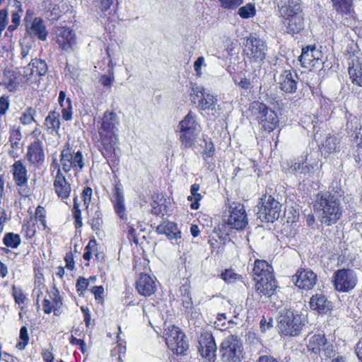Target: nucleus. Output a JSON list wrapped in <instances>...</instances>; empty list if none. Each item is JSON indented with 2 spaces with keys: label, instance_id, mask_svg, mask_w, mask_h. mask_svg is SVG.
Segmentation results:
<instances>
[{
  "label": "nucleus",
  "instance_id": "f257e3e1",
  "mask_svg": "<svg viewBox=\"0 0 362 362\" xmlns=\"http://www.w3.org/2000/svg\"><path fill=\"white\" fill-rule=\"evenodd\" d=\"M119 124V119L117 113L106 110L98 120L96 134L93 136L95 147L113 173L118 170L120 163L121 150L117 134Z\"/></svg>",
  "mask_w": 362,
  "mask_h": 362
},
{
  "label": "nucleus",
  "instance_id": "f03ea898",
  "mask_svg": "<svg viewBox=\"0 0 362 362\" xmlns=\"http://www.w3.org/2000/svg\"><path fill=\"white\" fill-rule=\"evenodd\" d=\"M278 6L284 30L292 35L299 33L304 28L303 9L299 0H280Z\"/></svg>",
  "mask_w": 362,
  "mask_h": 362
},
{
  "label": "nucleus",
  "instance_id": "7ed1b4c3",
  "mask_svg": "<svg viewBox=\"0 0 362 362\" xmlns=\"http://www.w3.org/2000/svg\"><path fill=\"white\" fill-rule=\"evenodd\" d=\"M313 207L320 222L326 226L335 223L342 214L339 199L329 193H318Z\"/></svg>",
  "mask_w": 362,
  "mask_h": 362
},
{
  "label": "nucleus",
  "instance_id": "20e7f679",
  "mask_svg": "<svg viewBox=\"0 0 362 362\" xmlns=\"http://www.w3.org/2000/svg\"><path fill=\"white\" fill-rule=\"evenodd\" d=\"M196 116L190 110L179 122V140L185 149L193 148L197 142L199 130Z\"/></svg>",
  "mask_w": 362,
  "mask_h": 362
},
{
  "label": "nucleus",
  "instance_id": "39448f33",
  "mask_svg": "<svg viewBox=\"0 0 362 362\" xmlns=\"http://www.w3.org/2000/svg\"><path fill=\"white\" fill-rule=\"evenodd\" d=\"M219 352L223 362H241L245 356L242 341L233 334L222 341Z\"/></svg>",
  "mask_w": 362,
  "mask_h": 362
},
{
  "label": "nucleus",
  "instance_id": "423d86ee",
  "mask_svg": "<svg viewBox=\"0 0 362 362\" xmlns=\"http://www.w3.org/2000/svg\"><path fill=\"white\" fill-rule=\"evenodd\" d=\"M59 157L66 174L73 171L74 175H77L85 166L82 151L81 150L75 151L69 143H66L63 146Z\"/></svg>",
  "mask_w": 362,
  "mask_h": 362
},
{
  "label": "nucleus",
  "instance_id": "0eeeda50",
  "mask_svg": "<svg viewBox=\"0 0 362 362\" xmlns=\"http://www.w3.org/2000/svg\"><path fill=\"white\" fill-rule=\"evenodd\" d=\"M252 113L258 120L261 129L267 132H272L279 124V119L276 112L262 103L253 102Z\"/></svg>",
  "mask_w": 362,
  "mask_h": 362
},
{
  "label": "nucleus",
  "instance_id": "6e6552de",
  "mask_svg": "<svg viewBox=\"0 0 362 362\" xmlns=\"http://www.w3.org/2000/svg\"><path fill=\"white\" fill-rule=\"evenodd\" d=\"M10 169L18 195L23 198L28 197L31 189L28 185L30 175L26 165L22 160H17L10 166Z\"/></svg>",
  "mask_w": 362,
  "mask_h": 362
},
{
  "label": "nucleus",
  "instance_id": "1a4fd4ad",
  "mask_svg": "<svg viewBox=\"0 0 362 362\" xmlns=\"http://www.w3.org/2000/svg\"><path fill=\"white\" fill-rule=\"evenodd\" d=\"M281 205L272 196L261 198V202L255 208L257 218L262 222H274L277 220L281 211Z\"/></svg>",
  "mask_w": 362,
  "mask_h": 362
},
{
  "label": "nucleus",
  "instance_id": "9d476101",
  "mask_svg": "<svg viewBox=\"0 0 362 362\" xmlns=\"http://www.w3.org/2000/svg\"><path fill=\"white\" fill-rule=\"evenodd\" d=\"M164 338L168 346L177 355H184L189 348L185 334L175 326L170 325L165 329Z\"/></svg>",
  "mask_w": 362,
  "mask_h": 362
},
{
  "label": "nucleus",
  "instance_id": "9b49d317",
  "mask_svg": "<svg viewBox=\"0 0 362 362\" xmlns=\"http://www.w3.org/2000/svg\"><path fill=\"white\" fill-rule=\"evenodd\" d=\"M304 326L303 317L291 310L281 314L279 329L282 334L291 337L298 336Z\"/></svg>",
  "mask_w": 362,
  "mask_h": 362
},
{
  "label": "nucleus",
  "instance_id": "f8f14e48",
  "mask_svg": "<svg viewBox=\"0 0 362 362\" xmlns=\"http://www.w3.org/2000/svg\"><path fill=\"white\" fill-rule=\"evenodd\" d=\"M189 99L201 112L214 111L216 109L217 99L196 83L192 86Z\"/></svg>",
  "mask_w": 362,
  "mask_h": 362
},
{
  "label": "nucleus",
  "instance_id": "ddd939ff",
  "mask_svg": "<svg viewBox=\"0 0 362 362\" xmlns=\"http://www.w3.org/2000/svg\"><path fill=\"white\" fill-rule=\"evenodd\" d=\"M267 49L266 42L262 39L250 35V66L255 69L253 74L255 77L261 74Z\"/></svg>",
  "mask_w": 362,
  "mask_h": 362
},
{
  "label": "nucleus",
  "instance_id": "4468645a",
  "mask_svg": "<svg viewBox=\"0 0 362 362\" xmlns=\"http://www.w3.org/2000/svg\"><path fill=\"white\" fill-rule=\"evenodd\" d=\"M221 223H225L228 230L243 229L247 224V214L243 205L235 203L230 205L228 214L224 216Z\"/></svg>",
  "mask_w": 362,
  "mask_h": 362
},
{
  "label": "nucleus",
  "instance_id": "2eb2a0df",
  "mask_svg": "<svg viewBox=\"0 0 362 362\" xmlns=\"http://www.w3.org/2000/svg\"><path fill=\"white\" fill-rule=\"evenodd\" d=\"M47 298L42 301V311L45 314L53 313L54 316H60L65 307L64 298L56 286H53L47 291Z\"/></svg>",
  "mask_w": 362,
  "mask_h": 362
},
{
  "label": "nucleus",
  "instance_id": "dca6fc26",
  "mask_svg": "<svg viewBox=\"0 0 362 362\" xmlns=\"http://www.w3.org/2000/svg\"><path fill=\"white\" fill-rule=\"evenodd\" d=\"M332 281L337 291L349 292L356 286L357 277L353 270L342 269L334 273Z\"/></svg>",
  "mask_w": 362,
  "mask_h": 362
},
{
  "label": "nucleus",
  "instance_id": "f3484780",
  "mask_svg": "<svg viewBox=\"0 0 362 362\" xmlns=\"http://www.w3.org/2000/svg\"><path fill=\"white\" fill-rule=\"evenodd\" d=\"M110 201L116 215L120 220L127 221L128 217L123 186L119 179L115 180L113 184L112 196L110 198Z\"/></svg>",
  "mask_w": 362,
  "mask_h": 362
},
{
  "label": "nucleus",
  "instance_id": "a211bd4d",
  "mask_svg": "<svg viewBox=\"0 0 362 362\" xmlns=\"http://www.w3.org/2000/svg\"><path fill=\"white\" fill-rule=\"evenodd\" d=\"M229 230L225 223H218L209 235V243L211 247V252L216 254L221 253L224 246L229 239Z\"/></svg>",
  "mask_w": 362,
  "mask_h": 362
},
{
  "label": "nucleus",
  "instance_id": "6ab92c4d",
  "mask_svg": "<svg viewBox=\"0 0 362 362\" xmlns=\"http://www.w3.org/2000/svg\"><path fill=\"white\" fill-rule=\"evenodd\" d=\"M198 351L202 358L211 361L216 357L217 347L211 332H204L201 333L198 338Z\"/></svg>",
  "mask_w": 362,
  "mask_h": 362
},
{
  "label": "nucleus",
  "instance_id": "aec40b11",
  "mask_svg": "<svg viewBox=\"0 0 362 362\" xmlns=\"http://www.w3.org/2000/svg\"><path fill=\"white\" fill-rule=\"evenodd\" d=\"M27 161L34 166H41L45 162V153L43 143L36 139L28 146L25 156Z\"/></svg>",
  "mask_w": 362,
  "mask_h": 362
},
{
  "label": "nucleus",
  "instance_id": "412c9836",
  "mask_svg": "<svg viewBox=\"0 0 362 362\" xmlns=\"http://www.w3.org/2000/svg\"><path fill=\"white\" fill-rule=\"evenodd\" d=\"M309 351L322 357H331L334 354L333 346L327 342L324 335L315 334L309 341Z\"/></svg>",
  "mask_w": 362,
  "mask_h": 362
},
{
  "label": "nucleus",
  "instance_id": "4be33fe9",
  "mask_svg": "<svg viewBox=\"0 0 362 362\" xmlns=\"http://www.w3.org/2000/svg\"><path fill=\"white\" fill-rule=\"evenodd\" d=\"M54 40L62 50L67 51L72 49L76 44V34L69 27H57L54 30Z\"/></svg>",
  "mask_w": 362,
  "mask_h": 362
},
{
  "label": "nucleus",
  "instance_id": "5701e85b",
  "mask_svg": "<svg viewBox=\"0 0 362 362\" xmlns=\"http://www.w3.org/2000/svg\"><path fill=\"white\" fill-rule=\"evenodd\" d=\"M254 281L255 284L253 298L259 300L271 297L277 288L275 279H263L261 277L259 280Z\"/></svg>",
  "mask_w": 362,
  "mask_h": 362
},
{
  "label": "nucleus",
  "instance_id": "b1692460",
  "mask_svg": "<svg viewBox=\"0 0 362 362\" xmlns=\"http://www.w3.org/2000/svg\"><path fill=\"white\" fill-rule=\"evenodd\" d=\"M292 280L299 288L310 290L317 283V275L310 269H300L293 276Z\"/></svg>",
  "mask_w": 362,
  "mask_h": 362
},
{
  "label": "nucleus",
  "instance_id": "393cba45",
  "mask_svg": "<svg viewBox=\"0 0 362 362\" xmlns=\"http://www.w3.org/2000/svg\"><path fill=\"white\" fill-rule=\"evenodd\" d=\"M95 257V261L103 264L105 262V254L101 250L96 239L93 237L90 238L88 244L84 247L83 258L86 262V267L90 266V261Z\"/></svg>",
  "mask_w": 362,
  "mask_h": 362
},
{
  "label": "nucleus",
  "instance_id": "a878e982",
  "mask_svg": "<svg viewBox=\"0 0 362 362\" xmlns=\"http://www.w3.org/2000/svg\"><path fill=\"white\" fill-rule=\"evenodd\" d=\"M298 81V74L291 69L282 71L277 78V83L279 85V88L281 90L287 93H293L296 92Z\"/></svg>",
  "mask_w": 362,
  "mask_h": 362
},
{
  "label": "nucleus",
  "instance_id": "bb28decb",
  "mask_svg": "<svg viewBox=\"0 0 362 362\" xmlns=\"http://www.w3.org/2000/svg\"><path fill=\"white\" fill-rule=\"evenodd\" d=\"M53 189L58 199L62 202L67 200L71 195L72 187L70 181L65 175L54 176Z\"/></svg>",
  "mask_w": 362,
  "mask_h": 362
},
{
  "label": "nucleus",
  "instance_id": "cd10ccee",
  "mask_svg": "<svg viewBox=\"0 0 362 362\" xmlns=\"http://www.w3.org/2000/svg\"><path fill=\"white\" fill-rule=\"evenodd\" d=\"M136 289L138 293L144 297H149L156 291V282L147 274H141L136 281Z\"/></svg>",
  "mask_w": 362,
  "mask_h": 362
},
{
  "label": "nucleus",
  "instance_id": "c85d7f7f",
  "mask_svg": "<svg viewBox=\"0 0 362 362\" xmlns=\"http://www.w3.org/2000/svg\"><path fill=\"white\" fill-rule=\"evenodd\" d=\"M322 57V52L315 47L303 49L299 57L301 65L305 68L314 67Z\"/></svg>",
  "mask_w": 362,
  "mask_h": 362
},
{
  "label": "nucleus",
  "instance_id": "c756f323",
  "mask_svg": "<svg viewBox=\"0 0 362 362\" xmlns=\"http://www.w3.org/2000/svg\"><path fill=\"white\" fill-rule=\"evenodd\" d=\"M252 272L253 281H258L261 277L263 279H275L272 267L264 260L256 259Z\"/></svg>",
  "mask_w": 362,
  "mask_h": 362
},
{
  "label": "nucleus",
  "instance_id": "7c9ffc66",
  "mask_svg": "<svg viewBox=\"0 0 362 362\" xmlns=\"http://www.w3.org/2000/svg\"><path fill=\"white\" fill-rule=\"evenodd\" d=\"M9 137L8 143L11 149L8 151V155L13 158L18 157V154L15 151L20 148L21 141L22 140L23 136L21 133V128L18 125L11 126L9 128Z\"/></svg>",
  "mask_w": 362,
  "mask_h": 362
},
{
  "label": "nucleus",
  "instance_id": "2f4dec72",
  "mask_svg": "<svg viewBox=\"0 0 362 362\" xmlns=\"http://www.w3.org/2000/svg\"><path fill=\"white\" fill-rule=\"evenodd\" d=\"M156 231L158 234L166 235L170 240L181 238V233L177 228V225L170 221H162L156 227Z\"/></svg>",
  "mask_w": 362,
  "mask_h": 362
},
{
  "label": "nucleus",
  "instance_id": "473e14b6",
  "mask_svg": "<svg viewBox=\"0 0 362 362\" xmlns=\"http://www.w3.org/2000/svg\"><path fill=\"white\" fill-rule=\"evenodd\" d=\"M21 75L19 72H16L11 69H5L3 74L1 85L9 92H15L21 83Z\"/></svg>",
  "mask_w": 362,
  "mask_h": 362
},
{
  "label": "nucleus",
  "instance_id": "72a5a7b5",
  "mask_svg": "<svg viewBox=\"0 0 362 362\" xmlns=\"http://www.w3.org/2000/svg\"><path fill=\"white\" fill-rule=\"evenodd\" d=\"M310 308L320 313H326L332 309V303L322 294L313 296L310 300Z\"/></svg>",
  "mask_w": 362,
  "mask_h": 362
},
{
  "label": "nucleus",
  "instance_id": "f704fd0d",
  "mask_svg": "<svg viewBox=\"0 0 362 362\" xmlns=\"http://www.w3.org/2000/svg\"><path fill=\"white\" fill-rule=\"evenodd\" d=\"M66 96V93L64 90H60L58 102L62 108V119L65 121H71L73 118L72 101L70 98Z\"/></svg>",
  "mask_w": 362,
  "mask_h": 362
},
{
  "label": "nucleus",
  "instance_id": "c9c22d12",
  "mask_svg": "<svg viewBox=\"0 0 362 362\" xmlns=\"http://www.w3.org/2000/svg\"><path fill=\"white\" fill-rule=\"evenodd\" d=\"M349 74L352 83L362 87V62L359 59H353L349 64Z\"/></svg>",
  "mask_w": 362,
  "mask_h": 362
},
{
  "label": "nucleus",
  "instance_id": "e433bc0d",
  "mask_svg": "<svg viewBox=\"0 0 362 362\" xmlns=\"http://www.w3.org/2000/svg\"><path fill=\"white\" fill-rule=\"evenodd\" d=\"M29 32L31 35L36 36L39 40L42 41L46 40L48 35V32L43 20L40 17H35L33 19L29 28Z\"/></svg>",
  "mask_w": 362,
  "mask_h": 362
},
{
  "label": "nucleus",
  "instance_id": "4c0bfd02",
  "mask_svg": "<svg viewBox=\"0 0 362 362\" xmlns=\"http://www.w3.org/2000/svg\"><path fill=\"white\" fill-rule=\"evenodd\" d=\"M336 12L342 16H351L354 13L353 0H331Z\"/></svg>",
  "mask_w": 362,
  "mask_h": 362
},
{
  "label": "nucleus",
  "instance_id": "58836bf2",
  "mask_svg": "<svg viewBox=\"0 0 362 362\" xmlns=\"http://www.w3.org/2000/svg\"><path fill=\"white\" fill-rule=\"evenodd\" d=\"M30 218L36 222L39 229L45 230L47 233L50 232L51 229L47 226V211L44 206L41 205L37 206L35 209L34 215L31 216Z\"/></svg>",
  "mask_w": 362,
  "mask_h": 362
},
{
  "label": "nucleus",
  "instance_id": "ea45409f",
  "mask_svg": "<svg viewBox=\"0 0 362 362\" xmlns=\"http://www.w3.org/2000/svg\"><path fill=\"white\" fill-rule=\"evenodd\" d=\"M44 124L49 134L57 133L60 128L59 114L55 110L49 112L45 119Z\"/></svg>",
  "mask_w": 362,
  "mask_h": 362
},
{
  "label": "nucleus",
  "instance_id": "a19ab883",
  "mask_svg": "<svg viewBox=\"0 0 362 362\" xmlns=\"http://www.w3.org/2000/svg\"><path fill=\"white\" fill-rule=\"evenodd\" d=\"M87 223L90 226L91 230L98 235L103 230L104 224L103 212L99 209L95 211L88 218Z\"/></svg>",
  "mask_w": 362,
  "mask_h": 362
},
{
  "label": "nucleus",
  "instance_id": "79ce46f5",
  "mask_svg": "<svg viewBox=\"0 0 362 362\" xmlns=\"http://www.w3.org/2000/svg\"><path fill=\"white\" fill-rule=\"evenodd\" d=\"M165 200L160 194H155L152 196L151 214L156 216H163L167 213Z\"/></svg>",
  "mask_w": 362,
  "mask_h": 362
},
{
  "label": "nucleus",
  "instance_id": "37998d69",
  "mask_svg": "<svg viewBox=\"0 0 362 362\" xmlns=\"http://www.w3.org/2000/svg\"><path fill=\"white\" fill-rule=\"evenodd\" d=\"M200 146L203 149L202 156L204 160H208L215 155L216 148L211 137L208 135L204 134L202 136V143Z\"/></svg>",
  "mask_w": 362,
  "mask_h": 362
},
{
  "label": "nucleus",
  "instance_id": "c03bdc74",
  "mask_svg": "<svg viewBox=\"0 0 362 362\" xmlns=\"http://www.w3.org/2000/svg\"><path fill=\"white\" fill-rule=\"evenodd\" d=\"M200 185L198 183L192 184L190 187L191 194L187 197V200L191 202L190 209L197 210L199 208V202L202 199L203 196L199 193Z\"/></svg>",
  "mask_w": 362,
  "mask_h": 362
},
{
  "label": "nucleus",
  "instance_id": "a18cd8bd",
  "mask_svg": "<svg viewBox=\"0 0 362 362\" xmlns=\"http://www.w3.org/2000/svg\"><path fill=\"white\" fill-rule=\"evenodd\" d=\"M322 148L323 151L328 154L339 152L340 150V143L337 136L329 135L323 141Z\"/></svg>",
  "mask_w": 362,
  "mask_h": 362
},
{
  "label": "nucleus",
  "instance_id": "49530a36",
  "mask_svg": "<svg viewBox=\"0 0 362 362\" xmlns=\"http://www.w3.org/2000/svg\"><path fill=\"white\" fill-rule=\"evenodd\" d=\"M13 2L16 11L12 13L11 24L8 27V30L11 32L15 30L20 25L21 16L23 13L21 3L18 0H13Z\"/></svg>",
  "mask_w": 362,
  "mask_h": 362
},
{
  "label": "nucleus",
  "instance_id": "de8ad7c7",
  "mask_svg": "<svg viewBox=\"0 0 362 362\" xmlns=\"http://www.w3.org/2000/svg\"><path fill=\"white\" fill-rule=\"evenodd\" d=\"M37 224L33 219H25L22 224L21 233L26 239H32L36 235Z\"/></svg>",
  "mask_w": 362,
  "mask_h": 362
},
{
  "label": "nucleus",
  "instance_id": "09e8293b",
  "mask_svg": "<svg viewBox=\"0 0 362 362\" xmlns=\"http://www.w3.org/2000/svg\"><path fill=\"white\" fill-rule=\"evenodd\" d=\"M72 216L74 218V226L76 230L81 229L83 227L82 212L80 209L78 197L74 198V204L71 209Z\"/></svg>",
  "mask_w": 362,
  "mask_h": 362
},
{
  "label": "nucleus",
  "instance_id": "8fccbe9b",
  "mask_svg": "<svg viewBox=\"0 0 362 362\" xmlns=\"http://www.w3.org/2000/svg\"><path fill=\"white\" fill-rule=\"evenodd\" d=\"M21 236L18 233L8 232L3 238V243L8 248L16 249L21 245Z\"/></svg>",
  "mask_w": 362,
  "mask_h": 362
},
{
  "label": "nucleus",
  "instance_id": "3c124183",
  "mask_svg": "<svg viewBox=\"0 0 362 362\" xmlns=\"http://www.w3.org/2000/svg\"><path fill=\"white\" fill-rule=\"evenodd\" d=\"M36 110L33 107H28L21 115L19 121L23 125H29L33 122H36L35 117Z\"/></svg>",
  "mask_w": 362,
  "mask_h": 362
},
{
  "label": "nucleus",
  "instance_id": "603ef678",
  "mask_svg": "<svg viewBox=\"0 0 362 362\" xmlns=\"http://www.w3.org/2000/svg\"><path fill=\"white\" fill-rule=\"evenodd\" d=\"M149 261L144 257H134L133 262V269L136 273H139V275L146 274L145 272L148 269Z\"/></svg>",
  "mask_w": 362,
  "mask_h": 362
},
{
  "label": "nucleus",
  "instance_id": "864d4df0",
  "mask_svg": "<svg viewBox=\"0 0 362 362\" xmlns=\"http://www.w3.org/2000/svg\"><path fill=\"white\" fill-rule=\"evenodd\" d=\"M29 334L28 328L25 326L21 327L19 333V338L16 344V348L19 350H24L29 344Z\"/></svg>",
  "mask_w": 362,
  "mask_h": 362
},
{
  "label": "nucleus",
  "instance_id": "5fc2aeb1",
  "mask_svg": "<svg viewBox=\"0 0 362 362\" xmlns=\"http://www.w3.org/2000/svg\"><path fill=\"white\" fill-rule=\"evenodd\" d=\"M30 64L32 65L33 72H35L39 76H43L47 73V66L44 60L32 59Z\"/></svg>",
  "mask_w": 362,
  "mask_h": 362
},
{
  "label": "nucleus",
  "instance_id": "6e6d98bb",
  "mask_svg": "<svg viewBox=\"0 0 362 362\" xmlns=\"http://www.w3.org/2000/svg\"><path fill=\"white\" fill-rule=\"evenodd\" d=\"M221 279L228 284L235 283L242 279V276L231 269H226L221 274Z\"/></svg>",
  "mask_w": 362,
  "mask_h": 362
},
{
  "label": "nucleus",
  "instance_id": "4d7b16f0",
  "mask_svg": "<svg viewBox=\"0 0 362 362\" xmlns=\"http://www.w3.org/2000/svg\"><path fill=\"white\" fill-rule=\"evenodd\" d=\"M11 295L14 302L18 305L24 304L27 298L23 289L20 286L13 285L11 288Z\"/></svg>",
  "mask_w": 362,
  "mask_h": 362
},
{
  "label": "nucleus",
  "instance_id": "13d9d810",
  "mask_svg": "<svg viewBox=\"0 0 362 362\" xmlns=\"http://www.w3.org/2000/svg\"><path fill=\"white\" fill-rule=\"evenodd\" d=\"M230 322L227 320L225 313H219L214 322V327L219 330L225 331L229 328L228 324Z\"/></svg>",
  "mask_w": 362,
  "mask_h": 362
},
{
  "label": "nucleus",
  "instance_id": "bf43d9fd",
  "mask_svg": "<svg viewBox=\"0 0 362 362\" xmlns=\"http://www.w3.org/2000/svg\"><path fill=\"white\" fill-rule=\"evenodd\" d=\"M49 168H50L51 175L53 177L65 174L64 170H63V164H62V161H60V160L58 161V160L56 158H54L52 160Z\"/></svg>",
  "mask_w": 362,
  "mask_h": 362
},
{
  "label": "nucleus",
  "instance_id": "052dcab7",
  "mask_svg": "<svg viewBox=\"0 0 362 362\" xmlns=\"http://www.w3.org/2000/svg\"><path fill=\"white\" fill-rule=\"evenodd\" d=\"M89 286V279L83 276H79L76 280V290L79 296H83L85 291Z\"/></svg>",
  "mask_w": 362,
  "mask_h": 362
},
{
  "label": "nucleus",
  "instance_id": "680f3d73",
  "mask_svg": "<svg viewBox=\"0 0 362 362\" xmlns=\"http://www.w3.org/2000/svg\"><path fill=\"white\" fill-rule=\"evenodd\" d=\"M92 195L93 189L89 186L84 187L81 193V198L83 201V204L86 209L89 207V205L91 202Z\"/></svg>",
  "mask_w": 362,
  "mask_h": 362
},
{
  "label": "nucleus",
  "instance_id": "e2e57ef3",
  "mask_svg": "<svg viewBox=\"0 0 362 362\" xmlns=\"http://www.w3.org/2000/svg\"><path fill=\"white\" fill-rule=\"evenodd\" d=\"M233 78L235 83L238 85L241 88L247 89L249 88V81L245 74L242 72L235 73Z\"/></svg>",
  "mask_w": 362,
  "mask_h": 362
},
{
  "label": "nucleus",
  "instance_id": "0e129e2a",
  "mask_svg": "<svg viewBox=\"0 0 362 362\" xmlns=\"http://www.w3.org/2000/svg\"><path fill=\"white\" fill-rule=\"evenodd\" d=\"M304 164L305 162L303 160L292 161L290 166L288 167L286 172L291 174L298 173L300 175H303L301 173V171L303 169Z\"/></svg>",
  "mask_w": 362,
  "mask_h": 362
},
{
  "label": "nucleus",
  "instance_id": "69168bd1",
  "mask_svg": "<svg viewBox=\"0 0 362 362\" xmlns=\"http://www.w3.org/2000/svg\"><path fill=\"white\" fill-rule=\"evenodd\" d=\"M222 8L226 9H236L243 4V0H218Z\"/></svg>",
  "mask_w": 362,
  "mask_h": 362
},
{
  "label": "nucleus",
  "instance_id": "338daca9",
  "mask_svg": "<svg viewBox=\"0 0 362 362\" xmlns=\"http://www.w3.org/2000/svg\"><path fill=\"white\" fill-rule=\"evenodd\" d=\"M64 260L65 262V268L71 272L75 269L74 255L71 250L66 253Z\"/></svg>",
  "mask_w": 362,
  "mask_h": 362
},
{
  "label": "nucleus",
  "instance_id": "774afa93",
  "mask_svg": "<svg viewBox=\"0 0 362 362\" xmlns=\"http://www.w3.org/2000/svg\"><path fill=\"white\" fill-rule=\"evenodd\" d=\"M10 107L9 98L6 95L0 97V117L5 115Z\"/></svg>",
  "mask_w": 362,
  "mask_h": 362
}]
</instances>
